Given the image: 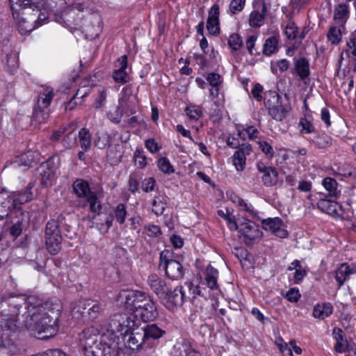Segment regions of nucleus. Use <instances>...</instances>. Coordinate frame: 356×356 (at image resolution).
I'll use <instances>...</instances> for the list:
<instances>
[{"mask_svg":"<svg viewBox=\"0 0 356 356\" xmlns=\"http://www.w3.org/2000/svg\"><path fill=\"white\" fill-rule=\"evenodd\" d=\"M31 356H68L59 349H50L45 352L39 353Z\"/></svg>","mask_w":356,"mask_h":356,"instance_id":"obj_61","label":"nucleus"},{"mask_svg":"<svg viewBox=\"0 0 356 356\" xmlns=\"http://www.w3.org/2000/svg\"><path fill=\"white\" fill-rule=\"evenodd\" d=\"M122 156L121 152V145H110L107 150V157L113 163H118L120 161Z\"/></svg>","mask_w":356,"mask_h":356,"instance_id":"obj_37","label":"nucleus"},{"mask_svg":"<svg viewBox=\"0 0 356 356\" xmlns=\"http://www.w3.org/2000/svg\"><path fill=\"white\" fill-rule=\"evenodd\" d=\"M45 243L49 252L56 254L61 249L62 236L59 222L56 220H49L45 226Z\"/></svg>","mask_w":356,"mask_h":356,"instance_id":"obj_11","label":"nucleus"},{"mask_svg":"<svg viewBox=\"0 0 356 356\" xmlns=\"http://www.w3.org/2000/svg\"><path fill=\"white\" fill-rule=\"evenodd\" d=\"M167 206V197L164 194L159 193L152 202V211L157 216H161Z\"/></svg>","mask_w":356,"mask_h":356,"instance_id":"obj_31","label":"nucleus"},{"mask_svg":"<svg viewBox=\"0 0 356 356\" xmlns=\"http://www.w3.org/2000/svg\"><path fill=\"white\" fill-rule=\"evenodd\" d=\"M356 273V267L349 266L346 263L341 264L335 271V280L339 287L343 286L344 282L349 279L350 275Z\"/></svg>","mask_w":356,"mask_h":356,"instance_id":"obj_24","label":"nucleus"},{"mask_svg":"<svg viewBox=\"0 0 356 356\" xmlns=\"http://www.w3.org/2000/svg\"><path fill=\"white\" fill-rule=\"evenodd\" d=\"M186 115L191 120H197L202 115V108L197 105H189L185 110Z\"/></svg>","mask_w":356,"mask_h":356,"instance_id":"obj_44","label":"nucleus"},{"mask_svg":"<svg viewBox=\"0 0 356 356\" xmlns=\"http://www.w3.org/2000/svg\"><path fill=\"white\" fill-rule=\"evenodd\" d=\"M24 223L22 220H17L10 229V233L13 236H19L23 230Z\"/></svg>","mask_w":356,"mask_h":356,"instance_id":"obj_60","label":"nucleus"},{"mask_svg":"<svg viewBox=\"0 0 356 356\" xmlns=\"http://www.w3.org/2000/svg\"><path fill=\"white\" fill-rule=\"evenodd\" d=\"M158 167L163 173L165 174L170 175L175 172L173 166L166 157H161L159 159Z\"/></svg>","mask_w":356,"mask_h":356,"instance_id":"obj_48","label":"nucleus"},{"mask_svg":"<svg viewBox=\"0 0 356 356\" xmlns=\"http://www.w3.org/2000/svg\"><path fill=\"white\" fill-rule=\"evenodd\" d=\"M77 134L74 130L68 131L63 138L61 143L65 149H71L76 145Z\"/></svg>","mask_w":356,"mask_h":356,"instance_id":"obj_39","label":"nucleus"},{"mask_svg":"<svg viewBox=\"0 0 356 356\" xmlns=\"http://www.w3.org/2000/svg\"><path fill=\"white\" fill-rule=\"evenodd\" d=\"M267 12L266 5L264 1H259L254 4V9L249 17V24L251 27H260L264 23Z\"/></svg>","mask_w":356,"mask_h":356,"instance_id":"obj_19","label":"nucleus"},{"mask_svg":"<svg viewBox=\"0 0 356 356\" xmlns=\"http://www.w3.org/2000/svg\"><path fill=\"white\" fill-rule=\"evenodd\" d=\"M125 346L131 350L140 348L147 349L146 341L143 334V330L140 328L133 327L131 330L122 337Z\"/></svg>","mask_w":356,"mask_h":356,"instance_id":"obj_13","label":"nucleus"},{"mask_svg":"<svg viewBox=\"0 0 356 356\" xmlns=\"http://www.w3.org/2000/svg\"><path fill=\"white\" fill-rule=\"evenodd\" d=\"M147 283L168 309L174 311L184 304L185 293L183 286H177L172 291L170 284L155 273L149 275Z\"/></svg>","mask_w":356,"mask_h":356,"instance_id":"obj_3","label":"nucleus"},{"mask_svg":"<svg viewBox=\"0 0 356 356\" xmlns=\"http://www.w3.org/2000/svg\"><path fill=\"white\" fill-rule=\"evenodd\" d=\"M141 329L143 330L146 347L148 348L156 346L158 340L166 333L165 330L159 327L156 323L146 325Z\"/></svg>","mask_w":356,"mask_h":356,"instance_id":"obj_16","label":"nucleus"},{"mask_svg":"<svg viewBox=\"0 0 356 356\" xmlns=\"http://www.w3.org/2000/svg\"><path fill=\"white\" fill-rule=\"evenodd\" d=\"M252 151V146L249 143H243L233 155V164L237 171H243L246 165V156Z\"/></svg>","mask_w":356,"mask_h":356,"instance_id":"obj_20","label":"nucleus"},{"mask_svg":"<svg viewBox=\"0 0 356 356\" xmlns=\"http://www.w3.org/2000/svg\"><path fill=\"white\" fill-rule=\"evenodd\" d=\"M279 40L277 36L273 35L268 38L263 47V54L267 56L276 53L278 49Z\"/></svg>","mask_w":356,"mask_h":356,"instance_id":"obj_34","label":"nucleus"},{"mask_svg":"<svg viewBox=\"0 0 356 356\" xmlns=\"http://www.w3.org/2000/svg\"><path fill=\"white\" fill-rule=\"evenodd\" d=\"M60 314V302L57 299L43 301L35 295H1V335L6 344L15 339L22 330L38 339H50L58 332Z\"/></svg>","mask_w":356,"mask_h":356,"instance_id":"obj_1","label":"nucleus"},{"mask_svg":"<svg viewBox=\"0 0 356 356\" xmlns=\"http://www.w3.org/2000/svg\"><path fill=\"white\" fill-rule=\"evenodd\" d=\"M49 109H45L38 106L35 107L32 115V121L38 124L45 122L49 118Z\"/></svg>","mask_w":356,"mask_h":356,"instance_id":"obj_36","label":"nucleus"},{"mask_svg":"<svg viewBox=\"0 0 356 356\" xmlns=\"http://www.w3.org/2000/svg\"><path fill=\"white\" fill-rule=\"evenodd\" d=\"M333 307L331 303L326 302L317 304L313 309V316L314 318L325 319L332 314Z\"/></svg>","mask_w":356,"mask_h":356,"instance_id":"obj_32","label":"nucleus"},{"mask_svg":"<svg viewBox=\"0 0 356 356\" xmlns=\"http://www.w3.org/2000/svg\"><path fill=\"white\" fill-rule=\"evenodd\" d=\"M281 97L275 91H269L264 97L265 106L269 115L275 120L282 122L288 115L291 108L282 105Z\"/></svg>","mask_w":356,"mask_h":356,"instance_id":"obj_8","label":"nucleus"},{"mask_svg":"<svg viewBox=\"0 0 356 356\" xmlns=\"http://www.w3.org/2000/svg\"><path fill=\"white\" fill-rule=\"evenodd\" d=\"M172 257V253L168 250L161 252L159 268L165 271L169 279L179 280L184 277L186 269L179 261Z\"/></svg>","mask_w":356,"mask_h":356,"instance_id":"obj_7","label":"nucleus"},{"mask_svg":"<svg viewBox=\"0 0 356 356\" xmlns=\"http://www.w3.org/2000/svg\"><path fill=\"white\" fill-rule=\"evenodd\" d=\"M142 177L138 172H132L129 177V191L132 193H135L138 191L139 183Z\"/></svg>","mask_w":356,"mask_h":356,"instance_id":"obj_42","label":"nucleus"},{"mask_svg":"<svg viewBox=\"0 0 356 356\" xmlns=\"http://www.w3.org/2000/svg\"><path fill=\"white\" fill-rule=\"evenodd\" d=\"M92 28L89 26H86L85 31L86 32V35L90 40H93L97 38L99 33L102 30V26L100 21H98V25L94 29V31H91Z\"/></svg>","mask_w":356,"mask_h":356,"instance_id":"obj_57","label":"nucleus"},{"mask_svg":"<svg viewBox=\"0 0 356 356\" xmlns=\"http://www.w3.org/2000/svg\"><path fill=\"white\" fill-rule=\"evenodd\" d=\"M18 60L17 54L11 50L9 52H6L5 56L2 58V62L10 74H14L17 70L19 67Z\"/></svg>","mask_w":356,"mask_h":356,"instance_id":"obj_29","label":"nucleus"},{"mask_svg":"<svg viewBox=\"0 0 356 356\" xmlns=\"http://www.w3.org/2000/svg\"><path fill=\"white\" fill-rule=\"evenodd\" d=\"M144 297L145 293L143 291L123 289L116 296L115 301L118 305L126 309L127 314H133Z\"/></svg>","mask_w":356,"mask_h":356,"instance_id":"obj_10","label":"nucleus"},{"mask_svg":"<svg viewBox=\"0 0 356 356\" xmlns=\"http://www.w3.org/2000/svg\"><path fill=\"white\" fill-rule=\"evenodd\" d=\"M346 54L356 61V30L353 32L346 40V47L341 54V57Z\"/></svg>","mask_w":356,"mask_h":356,"instance_id":"obj_33","label":"nucleus"},{"mask_svg":"<svg viewBox=\"0 0 356 356\" xmlns=\"http://www.w3.org/2000/svg\"><path fill=\"white\" fill-rule=\"evenodd\" d=\"M145 229L149 236L158 237L161 234V230L159 226L156 225H147L145 226Z\"/></svg>","mask_w":356,"mask_h":356,"instance_id":"obj_55","label":"nucleus"},{"mask_svg":"<svg viewBox=\"0 0 356 356\" xmlns=\"http://www.w3.org/2000/svg\"><path fill=\"white\" fill-rule=\"evenodd\" d=\"M334 198H330L326 195H323L317 203L318 208L323 212L330 216H336L338 213L337 208L339 207Z\"/></svg>","mask_w":356,"mask_h":356,"instance_id":"obj_23","label":"nucleus"},{"mask_svg":"<svg viewBox=\"0 0 356 356\" xmlns=\"http://www.w3.org/2000/svg\"><path fill=\"white\" fill-rule=\"evenodd\" d=\"M207 80L211 86H219L222 81L220 75L214 72L208 74Z\"/></svg>","mask_w":356,"mask_h":356,"instance_id":"obj_58","label":"nucleus"},{"mask_svg":"<svg viewBox=\"0 0 356 356\" xmlns=\"http://www.w3.org/2000/svg\"><path fill=\"white\" fill-rule=\"evenodd\" d=\"M256 166L258 172L261 175L260 179L265 186L271 187L277 184L278 172L275 168L267 166L262 161H258Z\"/></svg>","mask_w":356,"mask_h":356,"instance_id":"obj_15","label":"nucleus"},{"mask_svg":"<svg viewBox=\"0 0 356 356\" xmlns=\"http://www.w3.org/2000/svg\"><path fill=\"white\" fill-rule=\"evenodd\" d=\"M300 296L301 295L298 289L291 288L287 291L286 298L291 302H296Z\"/></svg>","mask_w":356,"mask_h":356,"instance_id":"obj_59","label":"nucleus"},{"mask_svg":"<svg viewBox=\"0 0 356 356\" xmlns=\"http://www.w3.org/2000/svg\"><path fill=\"white\" fill-rule=\"evenodd\" d=\"M239 232L246 244L252 243L253 241L261 236L258 226L254 222L247 219H244V222L240 224Z\"/></svg>","mask_w":356,"mask_h":356,"instance_id":"obj_17","label":"nucleus"},{"mask_svg":"<svg viewBox=\"0 0 356 356\" xmlns=\"http://www.w3.org/2000/svg\"><path fill=\"white\" fill-rule=\"evenodd\" d=\"M245 0H231L229 9L232 13L241 12L244 8Z\"/></svg>","mask_w":356,"mask_h":356,"instance_id":"obj_54","label":"nucleus"},{"mask_svg":"<svg viewBox=\"0 0 356 356\" xmlns=\"http://www.w3.org/2000/svg\"><path fill=\"white\" fill-rule=\"evenodd\" d=\"M81 346L85 356H118V343L110 333L100 334L94 326L89 327L79 334Z\"/></svg>","mask_w":356,"mask_h":356,"instance_id":"obj_2","label":"nucleus"},{"mask_svg":"<svg viewBox=\"0 0 356 356\" xmlns=\"http://www.w3.org/2000/svg\"><path fill=\"white\" fill-rule=\"evenodd\" d=\"M52 11H40L36 14L31 15L29 20L22 17L21 13H19V17H13L19 32L22 35L30 33L35 29L47 22Z\"/></svg>","mask_w":356,"mask_h":356,"instance_id":"obj_9","label":"nucleus"},{"mask_svg":"<svg viewBox=\"0 0 356 356\" xmlns=\"http://www.w3.org/2000/svg\"><path fill=\"white\" fill-rule=\"evenodd\" d=\"M107 97V89L106 88H102L98 90V96L95 99L94 102V106L96 108H100L105 103Z\"/></svg>","mask_w":356,"mask_h":356,"instance_id":"obj_49","label":"nucleus"},{"mask_svg":"<svg viewBox=\"0 0 356 356\" xmlns=\"http://www.w3.org/2000/svg\"><path fill=\"white\" fill-rule=\"evenodd\" d=\"M349 8L346 3H341L334 10V19L336 23L343 27L349 18Z\"/></svg>","mask_w":356,"mask_h":356,"instance_id":"obj_28","label":"nucleus"},{"mask_svg":"<svg viewBox=\"0 0 356 356\" xmlns=\"http://www.w3.org/2000/svg\"><path fill=\"white\" fill-rule=\"evenodd\" d=\"M220 8L218 4L215 3L212 6V7L209 10V20H220Z\"/></svg>","mask_w":356,"mask_h":356,"instance_id":"obj_63","label":"nucleus"},{"mask_svg":"<svg viewBox=\"0 0 356 356\" xmlns=\"http://www.w3.org/2000/svg\"><path fill=\"white\" fill-rule=\"evenodd\" d=\"M207 29L210 35H218L220 33V20H209L207 21Z\"/></svg>","mask_w":356,"mask_h":356,"instance_id":"obj_50","label":"nucleus"},{"mask_svg":"<svg viewBox=\"0 0 356 356\" xmlns=\"http://www.w3.org/2000/svg\"><path fill=\"white\" fill-rule=\"evenodd\" d=\"M218 270L211 265H208L204 272V281L207 286L211 290L218 288Z\"/></svg>","mask_w":356,"mask_h":356,"instance_id":"obj_27","label":"nucleus"},{"mask_svg":"<svg viewBox=\"0 0 356 356\" xmlns=\"http://www.w3.org/2000/svg\"><path fill=\"white\" fill-rule=\"evenodd\" d=\"M108 118L110 120L115 123H119L121 120L122 118V112L120 111V108L118 106L115 108V110L110 111L108 114Z\"/></svg>","mask_w":356,"mask_h":356,"instance_id":"obj_62","label":"nucleus"},{"mask_svg":"<svg viewBox=\"0 0 356 356\" xmlns=\"http://www.w3.org/2000/svg\"><path fill=\"white\" fill-rule=\"evenodd\" d=\"M73 193L77 197L76 205L79 208L89 207L91 213L99 215L102 205L96 191H93L88 182L81 179H76L72 184Z\"/></svg>","mask_w":356,"mask_h":356,"instance_id":"obj_4","label":"nucleus"},{"mask_svg":"<svg viewBox=\"0 0 356 356\" xmlns=\"http://www.w3.org/2000/svg\"><path fill=\"white\" fill-rule=\"evenodd\" d=\"M327 38L332 44L337 45L339 44L342 39L341 29L336 26H331L327 31Z\"/></svg>","mask_w":356,"mask_h":356,"instance_id":"obj_38","label":"nucleus"},{"mask_svg":"<svg viewBox=\"0 0 356 356\" xmlns=\"http://www.w3.org/2000/svg\"><path fill=\"white\" fill-rule=\"evenodd\" d=\"M334 349L338 353L348 352L350 349V346L346 339L341 341H337L334 346Z\"/></svg>","mask_w":356,"mask_h":356,"instance_id":"obj_64","label":"nucleus"},{"mask_svg":"<svg viewBox=\"0 0 356 356\" xmlns=\"http://www.w3.org/2000/svg\"><path fill=\"white\" fill-rule=\"evenodd\" d=\"M136 315L131 314H115L110 319L108 327L106 333H111L112 339L116 341V338L122 337L124 333L136 326L134 320Z\"/></svg>","mask_w":356,"mask_h":356,"instance_id":"obj_6","label":"nucleus"},{"mask_svg":"<svg viewBox=\"0 0 356 356\" xmlns=\"http://www.w3.org/2000/svg\"><path fill=\"white\" fill-rule=\"evenodd\" d=\"M79 144L84 151H88L91 147V134L88 129L82 128L78 134Z\"/></svg>","mask_w":356,"mask_h":356,"instance_id":"obj_35","label":"nucleus"},{"mask_svg":"<svg viewBox=\"0 0 356 356\" xmlns=\"http://www.w3.org/2000/svg\"><path fill=\"white\" fill-rule=\"evenodd\" d=\"M127 67L128 57L127 55H123L117 60L115 64L116 69L113 72L112 77L115 83L125 84L129 81V76L126 71Z\"/></svg>","mask_w":356,"mask_h":356,"instance_id":"obj_18","label":"nucleus"},{"mask_svg":"<svg viewBox=\"0 0 356 356\" xmlns=\"http://www.w3.org/2000/svg\"><path fill=\"white\" fill-rule=\"evenodd\" d=\"M104 307L103 303L97 300H81L73 307L72 316L83 323H88L100 316L104 311Z\"/></svg>","mask_w":356,"mask_h":356,"instance_id":"obj_5","label":"nucleus"},{"mask_svg":"<svg viewBox=\"0 0 356 356\" xmlns=\"http://www.w3.org/2000/svg\"><path fill=\"white\" fill-rule=\"evenodd\" d=\"M242 38L237 33L230 35L228 45L232 51H238L243 46Z\"/></svg>","mask_w":356,"mask_h":356,"instance_id":"obj_45","label":"nucleus"},{"mask_svg":"<svg viewBox=\"0 0 356 356\" xmlns=\"http://www.w3.org/2000/svg\"><path fill=\"white\" fill-rule=\"evenodd\" d=\"M13 17H19V13L31 8L36 13L40 11H52L44 0H9Z\"/></svg>","mask_w":356,"mask_h":356,"instance_id":"obj_12","label":"nucleus"},{"mask_svg":"<svg viewBox=\"0 0 356 356\" xmlns=\"http://www.w3.org/2000/svg\"><path fill=\"white\" fill-rule=\"evenodd\" d=\"M12 209H14V204L12 201L10 194L7 192L0 193V220L8 217Z\"/></svg>","mask_w":356,"mask_h":356,"instance_id":"obj_25","label":"nucleus"},{"mask_svg":"<svg viewBox=\"0 0 356 356\" xmlns=\"http://www.w3.org/2000/svg\"><path fill=\"white\" fill-rule=\"evenodd\" d=\"M33 186V183H29L24 190L10 193L14 204V209H19L22 204L32 199L31 189Z\"/></svg>","mask_w":356,"mask_h":356,"instance_id":"obj_22","label":"nucleus"},{"mask_svg":"<svg viewBox=\"0 0 356 356\" xmlns=\"http://www.w3.org/2000/svg\"><path fill=\"white\" fill-rule=\"evenodd\" d=\"M258 145L261 150L270 159H272L274 156L273 147L268 142L264 140L259 141Z\"/></svg>","mask_w":356,"mask_h":356,"instance_id":"obj_52","label":"nucleus"},{"mask_svg":"<svg viewBox=\"0 0 356 356\" xmlns=\"http://www.w3.org/2000/svg\"><path fill=\"white\" fill-rule=\"evenodd\" d=\"M282 221L279 218H268L262 220V227L265 230H268L274 233L280 227H282Z\"/></svg>","mask_w":356,"mask_h":356,"instance_id":"obj_40","label":"nucleus"},{"mask_svg":"<svg viewBox=\"0 0 356 356\" xmlns=\"http://www.w3.org/2000/svg\"><path fill=\"white\" fill-rule=\"evenodd\" d=\"M314 143L318 148H326L332 145V138L325 134H321L315 138Z\"/></svg>","mask_w":356,"mask_h":356,"instance_id":"obj_43","label":"nucleus"},{"mask_svg":"<svg viewBox=\"0 0 356 356\" xmlns=\"http://www.w3.org/2000/svg\"><path fill=\"white\" fill-rule=\"evenodd\" d=\"M156 180L154 177L145 178L142 181V190L145 193L152 192L154 190Z\"/></svg>","mask_w":356,"mask_h":356,"instance_id":"obj_51","label":"nucleus"},{"mask_svg":"<svg viewBox=\"0 0 356 356\" xmlns=\"http://www.w3.org/2000/svg\"><path fill=\"white\" fill-rule=\"evenodd\" d=\"M134 158L136 165H137L138 168H143L146 166V156L142 152L137 150L134 154Z\"/></svg>","mask_w":356,"mask_h":356,"instance_id":"obj_56","label":"nucleus"},{"mask_svg":"<svg viewBox=\"0 0 356 356\" xmlns=\"http://www.w3.org/2000/svg\"><path fill=\"white\" fill-rule=\"evenodd\" d=\"M115 218L118 222L122 225L125 222V218L127 214L126 206L124 204H119L115 207Z\"/></svg>","mask_w":356,"mask_h":356,"instance_id":"obj_46","label":"nucleus"},{"mask_svg":"<svg viewBox=\"0 0 356 356\" xmlns=\"http://www.w3.org/2000/svg\"><path fill=\"white\" fill-rule=\"evenodd\" d=\"M54 95V90L52 88H43L42 90L38 95L37 106L49 109V106Z\"/></svg>","mask_w":356,"mask_h":356,"instance_id":"obj_26","label":"nucleus"},{"mask_svg":"<svg viewBox=\"0 0 356 356\" xmlns=\"http://www.w3.org/2000/svg\"><path fill=\"white\" fill-rule=\"evenodd\" d=\"M291 72L296 74L299 79L305 83L309 80L310 68L309 60L304 58L294 59V68L291 70Z\"/></svg>","mask_w":356,"mask_h":356,"instance_id":"obj_21","label":"nucleus"},{"mask_svg":"<svg viewBox=\"0 0 356 356\" xmlns=\"http://www.w3.org/2000/svg\"><path fill=\"white\" fill-rule=\"evenodd\" d=\"M299 126L302 127L301 131L305 134H311L314 132V127L311 122L305 118H301L299 122Z\"/></svg>","mask_w":356,"mask_h":356,"instance_id":"obj_53","label":"nucleus"},{"mask_svg":"<svg viewBox=\"0 0 356 356\" xmlns=\"http://www.w3.org/2000/svg\"><path fill=\"white\" fill-rule=\"evenodd\" d=\"M40 175L42 184L46 187L51 186L55 176L54 171L50 168H47L43 170Z\"/></svg>","mask_w":356,"mask_h":356,"instance_id":"obj_41","label":"nucleus"},{"mask_svg":"<svg viewBox=\"0 0 356 356\" xmlns=\"http://www.w3.org/2000/svg\"><path fill=\"white\" fill-rule=\"evenodd\" d=\"M322 185L328 192L327 196L337 200L341 195V191L338 189V183L332 177H327L322 181Z\"/></svg>","mask_w":356,"mask_h":356,"instance_id":"obj_30","label":"nucleus"},{"mask_svg":"<svg viewBox=\"0 0 356 356\" xmlns=\"http://www.w3.org/2000/svg\"><path fill=\"white\" fill-rule=\"evenodd\" d=\"M135 312L140 315L144 322L153 321L158 316V311L155 302L145 293V297L141 303L138 305Z\"/></svg>","mask_w":356,"mask_h":356,"instance_id":"obj_14","label":"nucleus"},{"mask_svg":"<svg viewBox=\"0 0 356 356\" xmlns=\"http://www.w3.org/2000/svg\"><path fill=\"white\" fill-rule=\"evenodd\" d=\"M284 33L288 39H296L298 35V28L293 22L289 21L285 26Z\"/></svg>","mask_w":356,"mask_h":356,"instance_id":"obj_47","label":"nucleus"}]
</instances>
